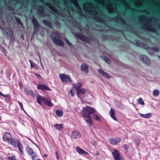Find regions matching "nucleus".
Segmentation results:
<instances>
[{
  "label": "nucleus",
  "mask_w": 160,
  "mask_h": 160,
  "mask_svg": "<svg viewBox=\"0 0 160 160\" xmlns=\"http://www.w3.org/2000/svg\"><path fill=\"white\" fill-rule=\"evenodd\" d=\"M26 93L27 96H31L34 97V94L32 90H28L27 91H26Z\"/></svg>",
  "instance_id": "obj_31"
},
{
  "label": "nucleus",
  "mask_w": 160,
  "mask_h": 160,
  "mask_svg": "<svg viewBox=\"0 0 160 160\" xmlns=\"http://www.w3.org/2000/svg\"><path fill=\"white\" fill-rule=\"evenodd\" d=\"M55 24L57 25H59L60 24V23L58 22H57Z\"/></svg>",
  "instance_id": "obj_52"
},
{
  "label": "nucleus",
  "mask_w": 160,
  "mask_h": 160,
  "mask_svg": "<svg viewBox=\"0 0 160 160\" xmlns=\"http://www.w3.org/2000/svg\"><path fill=\"white\" fill-rule=\"evenodd\" d=\"M18 104L20 107L21 109H22L23 111H24L22 103L21 102H18Z\"/></svg>",
  "instance_id": "obj_43"
},
{
  "label": "nucleus",
  "mask_w": 160,
  "mask_h": 160,
  "mask_svg": "<svg viewBox=\"0 0 160 160\" xmlns=\"http://www.w3.org/2000/svg\"><path fill=\"white\" fill-rule=\"evenodd\" d=\"M9 143L15 148H18L20 153L23 155H25L23 151V146L19 140L12 138Z\"/></svg>",
  "instance_id": "obj_1"
},
{
  "label": "nucleus",
  "mask_w": 160,
  "mask_h": 160,
  "mask_svg": "<svg viewBox=\"0 0 160 160\" xmlns=\"http://www.w3.org/2000/svg\"><path fill=\"white\" fill-rule=\"evenodd\" d=\"M37 160H42L41 159H37Z\"/></svg>",
  "instance_id": "obj_60"
},
{
  "label": "nucleus",
  "mask_w": 160,
  "mask_h": 160,
  "mask_svg": "<svg viewBox=\"0 0 160 160\" xmlns=\"http://www.w3.org/2000/svg\"><path fill=\"white\" fill-rule=\"evenodd\" d=\"M8 8L9 9L11 10L12 9V7L10 6H8Z\"/></svg>",
  "instance_id": "obj_53"
},
{
  "label": "nucleus",
  "mask_w": 160,
  "mask_h": 160,
  "mask_svg": "<svg viewBox=\"0 0 160 160\" xmlns=\"http://www.w3.org/2000/svg\"><path fill=\"white\" fill-rule=\"evenodd\" d=\"M37 102L41 104L43 102L45 105L49 107H52L53 104L51 102V100L50 98H45L41 95H38L36 98Z\"/></svg>",
  "instance_id": "obj_3"
},
{
  "label": "nucleus",
  "mask_w": 160,
  "mask_h": 160,
  "mask_svg": "<svg viewBox=\"0 0 160 160\" xmlns=\"http://www.w3.org/2000/svg\"><path fill=\"white\" fill-rule=\"evenodd\" d=\"M5 31L6 32V34L8 36L11 37L13 36V32L10 28L6 27L5 28Z\"/></svg>",
  "instance_id": "obj_19"
},
{
  "label": "nucleus",
  "mask_w": 160,
  "mask_h": 160,
  "mask_svg": "<svg viewBox=\"0 0 160 160\" xmlns=\"http://www.w3.org/2000/svg\"><path fill=\"white\" fill-rule=\"evenodd\" d=\"M114 160H123V158L120 154L119 152L115 149H113V151L112 152Z\"/></svg>",
  "instance_id": "obj_5"
},
{
  "label": "nucleus",
  "mask_w": 160,
  "mask_h": 160,
  "mask_svg": "<svg viewBox=\"0 0 160 160\" xmlns=\"http://www.w3.org/2000/svg\"><path fill=\"white\" fill-rule=\"evenodd\" d=\"M25 150L28 154L32 156V159L35 160L37 156L36 152L33 151V149L27 146L26 147Z\"/></svg>",
  "instance_id": "obj_4"
},
{
  "label": "nucleus",
  "mask_w": 160,
  "mask_h": 160,
  "mask_svg": "<svg viewBox=\"0 0 160 160\" xmlns=\"http://www.w3.org/2000/svg\"><path fill=\"white\" fill-rule=\"evenodd\" d=\"M32 22L33 23L34 26V31L35 32L38 29L40 24L38 22L37 20L34 16L32 18Z\"/></svg>",
  "instance_id": "obj_9"
},
{
  "label": "nucleus",
  "mask_w": 160,
  "mask_h": 160,
  "mask_svg": "<svg viewBox=\"0 0 160 160\" xmlns=\"http://www.w3.org/2000/svg\"><path fill=\"white\" fill-rule=\"evenodd\" d=\"M38 8L40 12L43 13L44 12V8L42 6H39L38 7Z\"/></svg>",
  "instance_id": "obj_35"
},
{
  "label": "nucleus",
  "mask_w": 160,
  "mask_h": 160,
  "mask_svg": "<svg viewBox=\"0 0 160 160\" xmlns=\"http://www.w3.org/2000/svg\"><path fill=\"white\" fill-rule=\"evenodd\" d=\"M53 126L56 128V129L61 131L62 129L63 125L62 124H56L53 125Z\"/></svg>",
  "instance_id": "obj_25"
},
{
  "label": "nucleus",
  "mask_w": 160,
  "mask_h": 160,
  "mask_svg": "<svg viewBox=\"0 0 160 160\" xmlns=\"http://www.w3.org/2000/svg\"><path fill=\"white\" fill-rule=\"evenodd\" d=\"M124 148L125 149L127 150L128 148V147L127 144H125L124 145Z\"/></svg>",
  "instance_id": "obj_48"
},
{
  "label": "nucleus",
  "mask_w": 160,
  "mask_h": 160,
  "mask_svg": "<svg viewBox=\"0 0 160 160\" xmlns=\"http://www.w3.org/2000/svg\"><path fill=\"white\" fill-rule=\"evenodd\" d=\"M140 142L139 139L137 138H135V143L136 145L138 146Z\"/></svg>",
  "instance_id": "obj_40"
},
{
  "label": "nucleus",
  "mask_w": 160,
  "mask_h": 160,
  "mask_svg": "<svg viewBox=\"0 0 160 160\" xmlns=\"http://www.w3.org/2000/svg\"><path fill=\"white\" fill-rule=\"evenodd\" d=\"M159 93V92L158 90H155L153 91V94L154 96H158Z\"/></svg>",
  "instance_id": "obj_37"
},
{
  "label": "nucleus",
  "mask_w": 160,
  "mask_h": 160,
  "mask_svg": "<svg viewBox=\"0 0 160 160\" xmlns=\"http://www.w3.org/2000/svg\"><path fill=\"white\" fill-rule=\"evenodd\" d=\"M95 11H94V10L93 11H92V12H93V13H95Z\"/></svg>",
  "instance_id": "obj_59"
},
{
  "label": "nucleus",
  "mask_w": 160,
  "mask_h": 160,
  "mask_svg": "<svg viewBox=\"0 0 160 160\" xmlns=\"http://www.w3.org/2000/svg\"><path fill=\"white\" fill-rule=\"evenodd\" d=\"M47 6H48L52 10L54 11V12L56 13L57 12H59V11L56 9L55 7L52 5H51L47 3H46Z\"/></svg>",
  "instance_id": "obj_26"
},
{
  "label": "nucleus",
  "mask_w": 160,
  "mask_h": 160,
  "mask_svg": "<svg viewBox=\"0 0 160 160\" xmlns=\"http://www.w3.org/2000/svg\"><path fill=\"white\" fill-rule=\"evenodd\" d=\"M28 61L30 63V66L31 68L34 67H35V63L33 62L32 61L30 60H29Z\"/></svg>",
  "instance_id": "obj_41"
},
{
  "label": "nucleus",
  "mask_w": 160,
  "mask_h": 160,
  "mask_svg": "<svg viewBox=\"0 0 160 160\" xmlns=\"http://www.w3.org/2000/svg\"><path fill=\"white\" fill-rule=\"evenodd\" d=\"M138 102L139 103V104L141 105H144V102L143 101L142 98H140L138 99Z\"/></svg>",
  "instance_id": "obj_39"
},
{
  "label": "nucleus",
  "mask_w": 160,
  "mask_h": 160,
  "mask_svg": "<svg viewBox=\"0 0 160 160\" xmlns=\"http://www.w3.org/2000/svg\"><path fill=\"white\" fill-rule=\"evenodd\" d=\"M80 136V133L77 130H74L71 133V138H79Z\"/></svg>",
  "instance_id": "obj_16"
},
{
  "label": "nucleus",
  "mask_w": 160,
  "mask_h": 160,
  "mask_svg": "<svg viewBox=\"0 0 160 160\" xmlns=\"http://www.w3.org/2000/svg\"><path fill=\"white\" fill-rule=\"evenodd\" d=\"M135 44L136 46L138 47H140L143 48H146L147 47V45L145 43L140 42L137 39H135L134 40Z\"/></svg>",
  "instance_id": "obj_13"
},
{
  "label": "nucleus",
  "mask_w": 160,
  "mask_h": 160,
  "mask_svg": "<svg viewBox=\"0 0 160 160\" xmlns=\"http://www.w3.org/2000/svg\"><path fill=\"white\" fill-rule=\"evenodd\" d=\"M8 160H16L14 156H12L11 157H8Z\"/></svg>",
  "instance_id": "obj_42"
},
{
  "label": "nucleus",
  "mask_w": 160,
  "mask_h": 160,
  "mask_svg": "<svg viewBox=\"0 0 160 160\" xmlns=\"http://www.w3.org/2000/svg\"><path fill=\"white\" fill-rule=\"evenodd\" d=\"M56 115L58 117H61L63 115V112L61 110H57L55 111Z\"/></svg>",
  "instance_id": "obj_32"
},
{
  "label": "nucleus",
  "mask_w": 160,
  "mask_h": 160,
  "mask_svg": "<svg viewBox=\"0 0 160 160\" xmlns=\"http://www.w3.org/2000/svg\"><path fill=\"white\" fill-rule=\"evenodd\" d=\"M73 85L74 86V88L77 89V91L81 87V83L78 82L73 84Z\"/></svg>",
  "instance_id": "obj_27"
},
{
  "label": "nucleus",
  "mask_w": 160,
  "mask_h": 160,
  "mask_svg": "<svg viewBox=\"0 0 160 160\" xmlns=\"http://www.w3.org/2000/svg\"><path fill=\"white\" fill-rule=\"evenodd\" d=\"M142 28L144 29L146 28V29L151 31L153 32L155 31V28L150 25H146L145 26L143 25Z\"/></svg>",
  "instance_id": "obj_22"
},
{
  "label": "nucleus",
  "mask_w": 160,
  "mask_h": 160,
  "mask_svg": "<svg viewBox=\"0 0 160 160\" xmlns=\"http://www.w3.org/2000/svg\"><path fill=\"white\" fill-rule=\"evenodd\" d=\"M71 95L73 97L74 96V92L73 90L72 89V88H71L70 91Z\"/></svg>",
  "instance_id": "obj_45"
},
{
  "label": "nucleus",
  "mask_w": 160,
  "mask_h": 160,
  "mask_svg": "<svg viewBox=\"0 0 160 160\" xmlns=\"http://www.w3.org/2000/svg\"><path fill=\"white\" fill-rule=\"evenodd\" d=\"M85 89L82 88L80 89H79L77 91V94L78 96L79 95L80 93L82 94H83L85 93Z\"/></svg>",
  "instance_id": "obj_28"
},
{
  "label": "nucleus",
  "mask_w": 160,
  "mask_h": 160,
  "mask_svg": "<svg viewBox=\"0 0 160 160\" xmlns=\"http://www.w3.org/2000/svg\"><path fill=\"white\" fill-rule=\"evenodd\" d=\"M115 112L114 110L112 108L110 109V111H109V114L111 117V118L113 119L114 120L116 121H118L117 119L116 118L115 114Z\"/></svg>",
  "instance_id": "obj_20"
},
{
  "label": "nucleus",
  "mask_w": 160,
  "mask_h": 160,
  "mask_svg": "<svg viewBox=\"0 0 160 160\" xmlns=\"http://www.w3.org/2000/svg\"><path fill=\"white\" fill-rule=\"evenodd\" d=\"M96 18H98L97 20H98L100 22H103L102 21V20L103 19H102L101 18H99V17H96Z\"/></svg>",
  "instance_id": "obj_50"
},
{
  "label": "nucleus",
  "mask_w": 160,
  "mask_h": 160,
  "mask_svg": "<svg viewBox=\"0 0 160 160\" xmlns=\"http://www.w3.org/2000/svg\"><path fill=\"white\" fill-rule=\"evenodd\" d=\"M75 36L84 42H87L88 41V38L87 36L81 33H78L75 34Z\"/></svg>",
  "instance_id": "obj_10"
},
{
  "label": "nucleus",
  "mask_w": 160,
  "mask_h": 160,
  "mask_svg": "<svg viewBox=\"0 0 160 160\" xmlns=\"http://www.w3.org/2000/svg\"><path fill=\"white\" fill-rule=\"evenodd\" d=\"M42 22L45 25L48 27L49 28H53V25L52 23L46 19H43L42 20Z\"/></svg>",
  "instance_id": "obj_18"
},
{
  "label": "nucleus",
  "mask_w": 160,
  "mask_h": 160,
  "mask_svg": "<svg viewBox=\"0 0 160 160\" xmlns=\"http://www.w3.org/2000/svg\"><path fill=\"white\" fill-rule=\"evenodd\" d=\"M93 117H95L94 119L96 121H100V117L96 113H93Z\"/></svg>",
  "instance_id": "obj_34"
},
{
  "label": "nucleus",
  "mask_w": 160,
  "mask_h": 160,
  "mask_svg": "<svg viewBox=\"0 0 160 160\" xmlns=\"http://www.w3.org/2000/svg\"><path fill=\"white\" fill-rule=\"evenodd\" d=\"M85 118H88L87 119H85L84 120L89 126H91L93 124L92 120V118L91 116H90V117Z\"/></svg>",
  "instance_id": "obj_24"
},
{
  "label": "nucleus",
  "mask_w": 160,
  "mask_h": 160,
  "mask_svg": "<svg viewBox=\"0 0 160 160\" xmlns=\"http://www.w3.org/2000/svg\"><path fill=\"white\" fill-rule=\"evenodd\" d=\"M47 155L46 154H44V156L45 157H47Z\"/></svg>",
  "instance_id": "obj_56"
},
{
  "label": "nucleus",
  "mask_w": 160,
  "mask_h": 160,
  "mask_svg": "<svg viewBox=\"0 0 160 160\" xmlns=\"http://www.w3.org/2000/svg\"><path fill=\"white\" fill-rule=\"evenodd\" d=\"M33 73L39 79L41 77V76L39 74H37L35 72H34Z\"/></svg>",
  "instance_id": "obj_47"
},
{
  "label": "nucleus",
  "mask_w": 160,
  "mask_h": 160,
  "mask_svg": "<svg viewBox=\"0 0 160 160\" xmlns=\"http://www.w3.org/2000/svg\"><path fill=\"white\" fill-rule=\"evenodd\" d=\"M15 19L16 22L17 23L18 25H20L21 26H23V23L21 22L20 18L17 17L16 16L15 17Z\"/></svg>",
  "instance_id": "obj_30"
},
{
  "label": "nucleus",
  "mask_w": 160,
  "mask_h": 160,
  "mask_svg": "<svg viewBox=\"0 0 160 160\" xmlns=\"http://www.w3.org/2000/svg\"><path fill=\"white\" fill-rule=\"evenodd\" d=\"M139 115L141 117L145 118H148L152 117V115L151 113H149L146 114H143L141 113H139Z\"/></svg>",
  "instance_id": "obj_23"
},
{
  "label": "nucleus",
  "mask_w": 160,
  "mask_h": 160,
  "mask_svg": "<svg viewBox=\"0 0 160 160\" xmlns=\"http://www.w3.org/2000/svg\"><path fill=\"white\" fill-rule=\"evenodd\" d=\"M78 160H82L81 159H79Z\"/></svg>",
  "instance_id": "obj_61"
},
{
  "label": "nucleus",
  "mask_w": 160,
  "mask_h": 160,
  "mask_svg": "<svg viewBox=\"0 0 160 160\" xmlns=\"http://www.w3.org/2000/svg\"><path fill=\"white\" fill-rule=\"evenodd\" d=\"M98 71L102 74V76L105 78H109L111 77L110 75L101 69H99L98 70Z\"/></svg>",
  "instance_id": "obj_21"
},
{
  "label": "nucleus",
  "mask_w": 160,
  "mask_h": 160,
  "mask_svg": "<svg viewBox=\"0 0 160 160\" xmlns=\"http://www.w3.org/2000/svg\"><path fill=\"white\" fill-rule=\"evenodd\" d=\"M157 56L159 58H160V56L159 55V56Z\"/></svg>",
  "instance_id": "obj_58"
},
{
  "label": "nucleus",
  "mask_w": 160,
  "mask_h": 160,
  "mask_svg": "<svg viewBox=\"0 0 160 160\" xmlns=\"http://www.w3.org/2000/svg\"><path fill=\"white\" fill-rule=\"evenodd\" d=\"M121 139L120 138H111L109 140V143L111 144L116 145L117 144L118 142L121 141Z\"/></svg>",
  "instance_id": "obj_15"
},
{
  "label": "nucleus",
  "mask_w": 160,
  "mask_h": 160,
  "mask_svg": "<svg viewBox=\"0 0 160 160\" xmlns=\"http://www.w3.org/2000/svg\"><path fill=\"white\" fill-rule=\"evenodd\" d=\"M76 7L77 8L78 10H81V8H80V7L78 6H76Z\"/></svg>",
  "instance_id": "obj_51"
},
{
  "label": "nucleus",
  "mask_w": 160,
  "mask_h": 160,
  "mask_svg": "<svg viewBox=\"0 0 160 160\" xmlns=\"http://www.w3.org/2000/svg\"><path fill=\"white\" fill-rule=\"evenodd\" d=\"M76 150L78 153L81 155L82 154H83L88 155L89 154L88 152H86L84 149L80 148L78 146H77L76 147Z\"/></svg>",
  "instance_id": "obj_17"
},
{
  "label": "nucleus",
  "mask_w": 160,
  "mask_h": 160,
  "mask_svg": "<svg viewBox=\"0 0 160 160\" xmlns=\"http://www.w3.org/2000/svg\"><path fill=\"white\" fill-rule=\"evenodd\" d=\"M101 58L103 60H104L106 62L108 63H110L111 62L110 60L106 56L102 55L101 56Z\"/></svg>",
  "instance_id": "obj_29"
},
{
  "label": "nucleus",
  "mask_w": 160,
  "mask_h": 160,
  "mask_svg": "<svg viewBox=\"0 0 160 160\" xmlns=\"http://www.w3.org/2000/svg\"><path fill=\"white\" fill-rule=\"evenodd\" d=\"M80 67L82 71H83L86 73H88V66L87 64L83 63L81 65Z\"/></svg>",
  "instance_id": "obj_14"
},
{
  "label": "nucleus",
  "mask_w": 160,
  "mask_h": 160,
  "mask_svg": "<svg viewBox=\"0 0 160 160\" xmlns=\"http://www.w3.org/2000/svg\"><path fill=\"white\" fill-rule=\"evenodd\" d=\"M53 42L57 46H59L62 47L64 45V42L58 37H54L53 38Z\"/></svg>",
  "instance_id": "obj_7"
},
{
  "label": "nucleus",
  "mask_w": 160,
  "mask_h": 160,
  "mask_svg": "<svg viewBox=\"0 0 160 160\" xmlns=\"http://www.w3.org/2000/svg\"><path fill=\"white\" fill-rule=\"evenodd\" d=\"M80 15H81V16H82V17H85V16L84 15H83V14H80Z\"/></svg>",
  "instance_id": "obj_55"
},
{
  "label": "nucleus",
  "mask_w": 160,
  "mask_h": 160,
  "mask_svg": "<svg viewBox=\"0 0 160 160\" xmlns=\"http://www.w3.org/2000/svg\"><path fill=\"white\" fill-rule=\"evenodd\" d=\"M96 112L94 108L89 106L83 108L81 111L82 115L84 117H90L91 115Z\"/></svg>",
  "instance_id": "obj_2"
},
{
  "label": "nucleus",
  "mask_w": 160,
  "mask_h": 160,
  "mask_svg": "<svg viewBox=\"0 0 160 160\" xmlns=\"http://www.w3.org/2000/svg\"><path fill=\"white\" fill-rule=\"evenodd\" d=\"M12 138V136L9 132H5L4 133L2 139L4 141L9 143Z\"/></svg>",
  "instance_id": "obj_8"
},
{
  "label": "nucleus",
  "mask_w": 160,
  "mask_h": 160,
  "mask_svg": "<svg viewBox=\"0 0 160 160\" xmlns=\"http://www.w3.org/2000/svg\"><path fill=\"white\" fill-rule=\"evenodd\" d=\"M59 77L62 82H71L72 81L69 75H66L65 74H60L59 75Z\"/></svg>",
  "instance_id": "obj_6"
},
{
  "label": "nucleus",
  "mask_w": 160,
  "mask_h": 160,
  "mask_svg": "<svg viewBox=\"0 0 160 160\" xmlns=\"http://www.w3.org/2000/svg\"><path fill=\"white\" fill-rule=\"evenodd\" d=\"M0 160H3L1 156H0Z\"/></svg>",
  "instance_id": "obj_57"
},
{
  "label": "nucleus",
  "mask_w": 160,
  "mask_h": 160,
  "mask_svg": "<svg viewBox=\"0 0 160 160\" xmlns=\"http://www.w3.org/2000/svg\"><path fill=\"white\" fill-rule=\"evenodd\" d=\"M55 156L57 158V159H59V156L58 154V152L57 151L55 152Z\"/></svg>",
  "instance_id": "obj_49"
},
{
  "label": "nucleus",
  "mask_w": 160,
  "mask_h": 160,
  "mask_svg": "<svg viewBox=\"0 0 160 160\" xmlns=\"http://www.w3.org/2000/svg\"><path fill=\"white\" fill-rule=\"evenodd\" d=\"M0 95L3 97L5 98H8L9 96V95L8 94H7L6 95H4L2 94L0 91Z\"/></svg>",
  "instance_id": "obj_44"
},
{
  "label": "nucleus",
  "mask_w": 160,
  "mask_h": 160,
  "mask_svg": "<svg viewBox=\"0 0 160 160\" xmlns=\"http://www.w3.org/2000/svg\"><path fill=\"white\" fill-rule=\"evenodd\" d=\"M106 26L109 28V30L112 31H116L118 32H122V31L120 29H117L113 27H110L107 25H106Z\"/></svg>",
  "instance_id": "obj_33"
},
{
  "label": "nucleus",
  "mask_w": 160,
  "mask_h": 160,
  "mask_svg": "<svg viewBox=\"0 0 160 160\" xmlns=\"http://www.w3.org/2000/svg\"><path fill=\"white\" fill-rule=\"evenodd\" d=\"M65 41L66 42V43L68 45H72V43H71V42H69V41L67 39H65Z\"/></svg>",
  "instance_id": "obj_46"
},
{
  "label": "nucleus",
  "mask_w": 160,
  "mask_h": 160,
  "mask_svg": "<svg viewBox=\"0 0 160 160\" xmlns=\"http://www.w3.org/2000/svg\"><path fill=\"white\" fill-rule=\"evenodd\" d=\"M140 60L144 62L146 64L148 65L149 66L150 64V62L149 58L145 55H142L140 56Z\"/></svg>",
  "instance_id": "obj_12"
},
{
  "label": "nucleus",
  "mask_w": 160,
  "mask_h": 160,
  "mask_svg": "<svg viewBox=\"0 0 160 160\" xmlns=\"http://www.w3.org/2000/svg\"><path fill=\"white\" fill-rule=\"evenodd\" d=\"M117 19L123 25L125 24L126 23L124 20L121 18H117Z\"/></svg>",
  "instance_id": "obj_38"
},
{
  "label": "nucleus",
  "mask_w": 160,
  "mask_h": 160,
  "mask_svg": "<svg viewBox=\"0 0 160 160\" xmlns=\"http://www.w3.org/2000/svg\"><path fill=\"white\" fill-rule=\"evenodd\" d=\"M148 48H150L155 52H158L159 49L156 46H153L152 47H148Z\"/></svg>",
  "instance_id": "obj_36"
},
{
  "label": "nucleus",
  "mask_w": 160,
  "mask_h": 160,
  "mask_svg": "<svg viewBox=\"0 0 160 160\" xmlns=\"http://www.w3.org/2000/svg\"><path fill=\"white\" fill-rule=\"evenodd\" d=\"M37 88L42 91H50V88L47 86L42 84H38Z\"/></svg>",
  "instance_id": "obj_11"
},
{
  "label": "nucleus",
  "mask_w": 160,
  "mask_h": 160,
  "mask_svg": "<svg viewBox=\"0 0 160 160\" xmlns=\"http://www.w3.org/2000/svg\"><path fill=\"white\" fill-rule=\"evenodd\" d=\"M83 9L86 12L87 11V10H88L87 9H86V8H85V7H84L83 8Z\"/></svg>",
  "instance_id": "obj_54"
}]
</instances>
